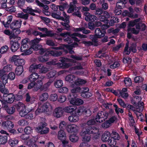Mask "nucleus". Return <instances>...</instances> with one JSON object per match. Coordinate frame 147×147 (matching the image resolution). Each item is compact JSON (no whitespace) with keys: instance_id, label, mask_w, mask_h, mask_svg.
Returning <instances> with one entry per match:
<instances>
[{"instance_id":"36","label":"nucleus","mask_w":147,"mask_h":147,"mask_svg":"<svg viewBox=\"0 0 147 147\" xmlns=\"http://www.w3.org/2000/svg\"><path fill=\"white\" fill-rule=\"evenodd\" d=\"M49 97V95L47 93H44L41 94L39 97V100L41 101L47 100Z\"/></svg>"},{"instance_id":"37","label":"nucleus","mask_w":147,"mask_h":147,"mask_svg":"<svg viewBox=\"0 0 147 147\" xmlns=\"http://www.w3.org/2000/svg\"><path fill=\"white\" fill-rule=\"evenodd\" d=\"M7 136L0 135V143L1 144H5L7 141Z\"/></svg>"},{"instance_id":"28","label":"nucleus","mask_w":147,"mask_h":147,"mask_svg":"<svg viewBox=\"0 0 147 147\" xmlns=\"http://www.w3.org/2000/svg\"><path fill=\"white\" fill-rule=\"evenodd\" d=\"M61 12L59 11L57 13L54 12L52 13L51 16L53 18L57 19L62 20H64V18L61 16Z\"/></svg>"},{"instance_id":"59","label":"nucleus","mask_w":147,"mask_h":147,"mask_svg":"<svg viewBox=\"0 0 147 147\" xmlns=\"http://www.w3.org/2000/svg\"><path fill=\"white\" fill-rule=\"evenodd\" d=\"M68 90L67 88L66 87H63L59 88L58 89V91L60 93H66Z\"/></svg>"},{"instance_id":"13","label":"nucleus","mask_w":147,"mask_h":147,"mask_svg":"<svg viewBox=\"0 0 147 147\" xmlns=\"http://www.w3.org/2000/svg\"><path fill=\"white\" fill-rule=\"evenodd\" d=\"M22 21L20 20H15L10 24V27L13 31L14 29H19L21 26Z\"/></svg>"},{"instance_id":"23","label":"nucleus","mask_w":147,"mask_h":147,"mask_svg":"<svg viewBox=\"0 0 147 147\" xmlns=\"http://www.w3.org/2000/svg\"><path fill=\"white\" fill-rule=\"evenodd\" d=\"M84 111V107H80L78 108L74 109V113L79 117V116L83 114Z\"/></svg>"},{"instance_id":"1","label":"nucleus","mask_w":147,"mask_h":147,"mask_svg":"<svg viewBox=\"0 0 147 147\" xmlns=\"http://www.w3.org/2000/svg\"><path fill=\"white\" fill-rule=\"evenodd\" d=\"M95 119H91L88 121L86 124H83L84 127L80 133L82 137V140L84 142H88L90 141L91 137L90 134H95L98 132V128L91 125H94L96 123Z\"/></svg>"},{"instance_id":"33","label":"nucleus","mask_w":147,"mask_h":147,"mask_svg":"<svg viewBox=\"0 0 147 147\" xmlns=\"http://www.w3.org/2000/svg\"><path fill=\"white\" fill-rule=\"evenodd\" d=\"M46 34H42V35H41V36H42V37L49 36L53 37L55 38H56V36L57 35L56 34L52 33L51 32L48 31L47 30V31H46Z\"/></svg>"},{"instance_id":"41","label":"nucleus","mask_w":147,"mask_h":147,"mask_svg":"<svg viewBox=\"0 0 147 147\" xmlns=\"http://www.w3.org/2000/svg\"><path fill=\"white\" fill-rule=\"evenodd\" d=\"M12 16H9L7 18V22H5L4 21L3 22V23L5 27H8L9 24L12 20Z\"/></svg>"},{"instance_id":"52","label":"nucleus","mask_w":147,"mask_h":147,"mask_svg":"<svg viewBox=\"0 0 147 147\" xmlns=\"http://www.w3.org/2000/svg\"><path fill=\"white\" fill-rule=\"evenodd\" d=\"M127 31L128 32L130 31L132 33L135 34H138L140 30H136L134 28H128Z\"/></svg>"},{"instance_id":"55","label":"nucleus","mask_w":147,"mask_h":147,"mask_svg":"<svg viewBox=\"0 0 147 147\" xmlns=\"http://www.w3.org/2000/svg\"><path fill=\"white\" fill-rule=\"evenodd\" d=\"M58 97V96L56 94H53L51 95L49 99L51 101H55L57 99Z\"/></svg>"},{"instance_id":"14","label":"nucleus","mask_w":147,"mask_h":147,"mask_svg":"<svg viewBox=\"0 0 147 147\" xmlns=\"http://www.w3.org/2000/svg\"><path fill=\"white\" fill-rule=\"evenodd\" d=\"M1 126L4 129H9L13 128L14 127V124L11 121L7 120L2 122Z\"/></svg>"},{"instance_id":"8","label":"nucleus","mask_w":147,"mask_h":147,"mask_svg":"<svg viewBox=\"0 0 147 147\" xmlns=\"http://www.w3.org/2000/svg\"><path fill=\"white\" fill-rule=\"evenodd\" d=\"M47 125V124L45 122H40L39 124V126L37 128L38 132L41 134L47 133L49 132V129L46 127Z\"/></svg>"},{"instance_id":"61","label":"nucleus","mask_w":147,"mask_h":147,"mask_svg":"<svg viewBox=\"0 0 147 147\" xmlns=\"http://www.w3.org/2000/svg\"><path fill=\"white\" fill-rule=\"evenodd\" d=\"M144 80V78L140 76H138L134 78L135 83H141Z\"/></svg>"},{"instance_id":"56","label":"nucleus","mask_w":147,"mask_h":147,"mask_svg":"<svg viewBox=\"0 0 147 147\" xmlns=\"http://www.w3.org/2000/svg\"><path fill=\"white\" fill-rule=\"evenodd\" d=\"M28 48V46L27 44H22L20 48V50L22 52H25Z\"/></svg>"},{"instance_id":"57","label":"nucleus","mask_w":147,"mask_h":147,"mask_svg":"<svg viewBox=\"0 0 147 147\" xmlns=\"http://www.w3.org/2000/svg\"><path fill=\"white\" fill-rule=\"evenodd\" d=\"M27 121L25 119H21L18 122V124L20 126H24L27 125Z\"/></svg>"},{"instance_id":"32","label":"nucleus","mask_w":147,"mask_h":147,"mask_svg":"<svg viewBox=\"0 0 147 147\" xmlns=\"http://www.w3.org/2000/svg\"><path fill=\"white\" fill-rule=\"evenodd\" d=\"M0 91L3 94L9 92L8 90L5 88V83H0Z\"/></svg>"},{"instance_id":"5","label":"nucleus","mask_w":147,"mask_h":147,"mask_svg":"<svg viewBox=\"0 0 147 147\" xmlns=\"http://www.w3.org/2000/svg\"><path fill=\"white\" fill-rule=\"evenodd\" d=\"M76 93H72L69 95L68 99L70 103L73 105H80L83 104L84 101L81 99L76 98L77 96Z\"/></svg>"},{"instance_id":"49","label":"nucleus","mask_w":147,"mask_h":147,"mask_svg":"<svg viewBox=\"0 0 147 147\" xmlns=\"http://www.w3.org/2000/svg\"><path fill=\"white\" fill-rule=\"evenodd\" d=\"M126 3V2H124L123 1H118L117 2L116 4L117 8L119 9L122 8L125 5V4Z\"/></svg>"},{"instance_id":"48","label":"nucleus","mask_w":147,"mask_h":147,"mask_svg":"<svg viewBox=\"0 0 147 147\" xmlns=\"http://www.w3.org/2000/svg\"><path fill=\"white\" fill-rule=\"evenodd\" d=\"M103 11L101 8L96 9L94 11V14L96 16H100L103 13Z\"/></svg>"},{"instance_id":"11","label":"nucleus","mask_w":147,"mask_h":147,"mask_svg":"<svg viewBox=\"0 0 147 147\" xmlns=\"http://www.w3.org/2000/svg\"><path fill=\"white\" fill-rule=\"evenodd\" d=\"M3 96V99L7 100L9 103H12L15 100L14 95L13 93H4Z\"/></svg>"},{"instance_id":"62","label":"nucleus","mask_w":147,"mask_h":147,"mask_svg":"<svg viewBox=\"0 0 147 147\" xmlns=\"http://www.w3.org/2000/svg\"><path fill=\"white\" fill-rule=\"evenodd\" d=\"M117 100L121 106L124 108L126 107V104L122 99L121 98H117Z\"/></svg>"},{"instance_id":"26","label":"nucleus","mask_w":147,"mask_h":147,"mask_svg":"<svg viewBox=\"0 0 147 147\" xmlns=\"http://www.w3.org/2000/svg\"><path fill=\"white\" fill-rule=\"evenodd\" d=\"M69 120L72 122H75L79 120V117L76 115L74 113H72V114L69 116L68 117Z\"/></svg>"},{"instance_id":"19","label":"nucleus","mask_w":147,"mask_h":147,"mask_svg":"<svg viewBox=\"0 0 147 147\" xmlns=\"http://www.w3.org/2000/svg\"><path fill=\"white\" fill-rule=\"evenodd\" d=\"M41 106L42 107L44 112H51L53 109L52 107L51 104L48 102H45L43 105Z\"/></svg>"},{"instance_id":"35","label":"nucleus","mask_w":147,"mask_h":147,"mask_svg":"<svg viewBox=\"0 0 147 147\" xmlns=\"http://www.w3.org/2000/svg\"><path fill=\"white\" fill-rule=\"evenodd\" d=\"M74 107L73 106H69L64 108V112L67 113H71L74 112Z\"/></svg>"},{"instance_id":"60","label":"nucleus","mask_w":147,"mask_h":147,"mask_svg":"<svg viewBox=\"0 0 147 147\" xmlns=\"http://www.w3.org/2000/svg\"><path fill=\"white\" fill-rule=\"evenodd\" d=\"M32 130L30 127L27 126L24 128V132L26 134L28 135L32 132Z\"/></svg>"},{"instance_id":"29","label":"nucleus","mask_w":147,"mask_h":147,"mask_svg":"<svg viewBox=\"0 0 147 147\" xmlns=\"http://www.w3.org/2000/svg\"><path fill=\"white\" fill-rule=\"evenodd\" d=\"M8 114L12 115L15 111V108L14 106H8L5 109Z\"/></svg>"},{"instance_id":"9","label":"nucleus","mask_w":147,"mask_h":147,"mask_svg":"<svg viewBox=\"0 0 147 147\" xmlns=\"http://www.w3.org/2000/svg\"><path fill=\"white\" fill-rule=\"evenodd\" d=\"M66 134L64 131L60 130L58 133V138L59 140H61L63 145H66L68 144V141L66 140Z\"/></svg>"},{"instance_id":"39","label":"nucleus","mask_w":147,"mask_h":147,"mask_svg":"<svg viewBox=\"0 0 147 147\" xmlns=\"http://www.w3.org/2000/svg\"><path fill=\"white\" fill-rule=\"evenodd\" d=\"M76 31H82L83 33L87 34L90 33V30H86L85 27H81L76 28Z\"/></svg>"},{"instance_id":"16","label":"nucleus","mask_w":147,"mask_h":147,"mask_svg":"<svg viewBox=\"0 0 147 147\" xmlns=\"http://www.w3.org/2000/svg\"><path fill=\"white\" fill-rule=\"evenodd\" d=\"M33 110H34V109H32V108L26 109V107L25 105H24L23 107L20 111V114L21 117L25 116L28 113H30Z\"/></svg>"},{"instance_id":"58","label":"nucleus","mask_w":147,"mask_h":147,"mask_svg":"<svg viewBox=\"0 0 147 147\" xmlns=\"http://www.w3.org/2000/svg\"><path fill=\"white\" fill-rule=\"evenodd\" d=\"M56 71L55 70L51 71L49 73L47 74V76L49 78L53 77L55 75Z\"/></svg>"},{"instance_id":"50","label":"nucleus","mask_w":147,"mask_h":147,"mask_svg":"<svg viewBox=\"0 0 147 147\" xmlns=\"http://www.w3.org/2000/svg\"><path fill=\"white\" fill-rule=\"evenodd\" d=\"M10 67H9V68L8 66L7 65L4 67L3 69L0 70V76L4 75V74L6 71H8L9 69H10Z\"/></svg>"},{"instance_id":"40","label":"nucleus","mask_w":147,"mask_h":147,"mask_svg":"<svg viewBox=\"0 0 147 147\" xmlns=\"http://www.w3.org/2000/svg\"><path fill=\"white\" fill-rule=\"evenodd\" d=\"M70 140L72 142H75L78 141L79 137L76 135L73 134L69 136Z\"/></svg>"},{"instance_id":"20","label":"nucleus","mask_w":147,"mask_h":147,"mask_svg":"<svg viewBox=\"0 0 147 147\" xmlns=\"http://www.w3.org/2000/svg\"><path fill=\"white\" fill-rule=\"evenodd\" d=\"M111 135L109 131H105L102 136V140L104 142H107L111 138Z\"/></svg>"},{"instance_id":"63","label":"nucleus","mask_w":147,"mask_h":147,"mask_svg":"<svg viewBox=\"0 0 147 147\" xmlns=\"http://www.w3.org/2000/svg\"><path fill=\"white\" fill-rule=\"evenodd\" d=\"M83 114L85 115V116L87 117H90L91 114V112L89 109L86 110L84 109V111Z\"/></svg>"},{"instance_id":"45","label":"nucleus","mask_w":147,"mask_h":147,"mask_svg":"<svg viewBox=\"0 0 147 147\" xmlns=\"http://www.w3.org/2000/svg\"><path fill=\"white\" fill-rule=\"evenodd\" d=\"M120 31L119 28H116L114 29L113 28H110L108 30L107 32L109 33H112L113 34H116Z\"/></svg>"},{"instance_id":"53","label":"nucleus","mask_w":147,"mask_h":147,"mask_svg":"<svg viewBox=\"0 0 147 147\" xmlns=\"http://www.w3.org/2000/svg\"><path fill=\"white\" fill-rule=\"evenodd\" d=\"M91 36H93L92 38V42L95 43L94 45L95 46H97L98 45V43H97L98 39V38H100L98 37L97 36H96L95 35H91Z\"/></svg>"},{"instance_id":"17","label":"nucleus","mask_w":147,"mask_h":147,"mask_svg":"<svg viewBox=\"0 0 147 147\" xmlns=\"http://www.w3.org/2000/svg\"><path fill=\"white\" fill-rule=\"evenodd\" d=\"M43 83H29L28 85V89H30L34 88L33 90L35 91H37L40 87V86H42Z\"/></svg>"},{"instance_id":"6","label":"nucleus","mask_w":147,"mask_h":147,"mask_svg":"<svg viewBox=\"0 0 147 147\" xmlns=\"http://www.w3.org/2000/svg\"><path fill=\"white\" fill-rule=\"evenodd\" d=\"M109 113L106 111H101L98 112L96 115L95 119L97 122H102L107 119L109 115Z\"/></svg>"},{"instance_id":"21","label":"nucleus","mask_w":147,"mask_h":147,"mask_svg":"<svg viewBox=\"0 0 147 147\" xmlns=\"http://www.w3.org/2000/svg\"><path fill=\"white\" fill-rule=\"evenodd\" d=\"M19 142L17 138H11L9 139L8 143L9 145L12 147H14L16 146Z\"/></svg>"},{"instance_id":"44","label":"nucleus","mask_w":147,"mask_h":147,"mask_svg":"<svg viewBox=\"0 0 147 147\" xmlns=\"http://www.w3.org/2000/svg\"><path fill=\"white\" fill-rule=\"evenodd\" d=\"M0 101L2 105V107L4 108L5 109V108H7L8 106V101L7 100L3 99L2 98L0 99Z\"/></svg>"},{"instance_id":"4","label":"nucleus","mask_w":147,"mask_h":147,"mask_svg":"<svg viewBox=\"0 0 147 147\" xmlns=\"http://www.w3.org/2000/svg\"><path fill=\"white\" fill-rule=\"evenodd\" d=\"M45 78L43 76L39 77L38 74L36 73H33L31 74L28 78H26L22 80L23 83H27L30 82L33 83L37 80V83L44 82Z\"/></svg>"},{"instance_id":"30","label":"nucleus","mask_w":147,"mask_h":147,"mask_svg":"<svg viewBox=\"0 0 147 147\" xmlns=\"http://www.w3.org/2000/svg\"><path fill=\"white\" fill-rule=\"evenodd\" d=\"M57 64L58 66L63 69L67 68L71 65V63H67L65 62L62 63H58Z\"/></svg>"},{"instance_id":"38","label":"nucleus","mask_w":147,"mask_h":147,"mask_svg":"<svg viewBox=\"0 0 147 147\" xmlns=\"http://www.w3.org/2000/svg\"><path fill=\"white\" fill-rule=\"evenodd\" d=\"M62 51H50L51 54L55 57H59L61 56L62 54Z\"/></svg>"},{"instance_id":"15","label":"nucleus","mask_w":147,"mask_h":147,"mask_svg":"<svg viewBox=\"0 0 147 147\" xmlns=\"http://www.w3.org/2000/svg\"><path fill=\"white\" fill-rule=\"evenodd\" d=\"M63 109L60 107L55 108L54 112V116L57 118H59L62 116L64 113Z\"/></svg>"},{"instance_id":"64","label":"nucleus","mask_w":147,"mask_h":147,"mask_svg":"<svg viewBox=\"0 0 147 147\" xmlns=\"http://www.w3.org/2000/svg\"><path fill=\"white\" fill-rule=\"evenodd\" d=\"M45 112L42 107L41 106L39 107L35 111V114L37 115L39 114L40 113Z\"/></svg>"},{"instance_id":"22","label":"nucleus","mask_w":147,"mask_h":147,"mask_svg":"<svg viewBox=\"0 0 147 147\" xmlns=\"http://www.w3.org/2000/svg\"><path fill=\"white\" fill-rule=\"evenodd\" d=\"M72 38L74 40L76 41L79 42L80 41V40H79L76 37V36H78L81 38H86L87 37V36L85 35L81 34L80 33H73L72 35Z\"/></svg>"},{"instance_id":"12","label":"nucleus","mask_w":147,"mask_h":147,"mask_svg":"<svg viewBox=\"0 0 147 147\" xmlns=\"http://www.w3.org/2000/svg\"><path fill=\"white\" fill-rule=\"evenodd\" d=\"M84 14L85 16V19L87 21L94 22L97 19L95 15H92L88 12H85Z\"/></svg>"},{"instance_id":"27","label":"nucleus","mask_w":147,"mask_h":147,"mask_svg":"<svg viewBox=\"0 0 147 147\" xmlns=\"http://www.w3.org/2000/svg\"><path fill=\"white\" fill-rule=\"evenodd\" d=\"M94 32L95 34L94 35L97 36L98 37L101 38L105 36V34L102 32V30H101V29L99 28H96Z\"/></svg>"},{"instance_id":"18","label":"nucleus","mask_w":147,"mask_h":147,"mask_svg":"<svg viewBox=\"0 0 147 147\" xmlns=\"http://www.w3.org/2000/svg\"><path fill=\"white\" fill-rule=\"evenodd\" d=\"M66 129L69 133H76L78 131L76 125L75 124H72L68 125L66 127Z\"/></svg>"},{"instance_id":"10","label":"nucleus","mask_w":147,"mask_h":147,"mask_svg":"<svg viewBox=\"0 0 147 147\" xmlns=\"http://www.w3.org/2000/svg\"><path fill=\"white\" fill-rule=\"evenodd\" d=\"M63 16L65 18H64V20H62L64 21V22H61V24L63 26V27L64 29L67 30H69L70 28V26L69 24L70 22L69 20V16H67L64 12H63Z\"/></svg>"},{"instance_id":"31","label":"nucleus","mask_w":147,"mask_h":147,"mask_svg":"<svg viewBox=\"0 0 147 147\" xmlns=\"http://www.w3.org/2000/svg\"><path fill=\"white\" fill-rule=\"evenodd\" d=\"M24 71L23 66H19L17 67L15 69V73L17 75H21Z\"/></svg>"},{"instance_id":"2","label":"nucleus","mask_w":147,"mask_h":147,"mask_svg":"<svg viewBox=\"0 0 147 147\" xmlns=\"http://www.w3.org/2000/svg\"><path fill=\"white\" fill-rule=\"evenodd\" d=\"M86 83H71V87L73 89L71 90L72 93H79L81 96L85 98H89L92 96V94L89 92V89L86 87H80V85L84 84Z\"/></svg>"},{"instance_id":"43","label":"nucleus","mask_w":147,"mask_h":147,"mask_svg":"<svg viewBox=\"0 0 147 147\" xmlns=\"http://www.w3.org/2000/svg\"><path fill=\"white\" fill-rule=\"evenodd\" d=\"M40 38H36L34 39L31 40L30 42V43L31 45V46L32 47V46L33 45H36L39 43V42L41 40Z\"/></svg>"},{"instance_id":"51","label":"nucleus","mask_w":147,"mask_h":147,"mask_svg":"<svg viewBox=\"0 0 147 147\" xmlns=\"http://www.w3.org/2000/svg\"><path fill=\"white\" fill-rule=\"evenodd\" d=\"M8 76L6 75H3L2 76L0 79V82L2 83H7Z\"/></svg>"},{"instance_id":"7","label":"nucleus","mask_w":147,"mask_h":147,"mask_svg":"<svg viewBox=\"0 0 147 147\" xmlns=\"http://www.w3.org/2000/svg\"><path fill=\"white\" fill-rule=\"evenodd\" d=\"M65 79L66 81L70 83H86V80L78 78H76L74 75L71 74L66 76Z\"/></svg>"},{"instance_id":"25","label":"nucleus","mask_w":147,"mask_h":147,"mask_svg":"<svg viewBox=\"0 0 147 147\" xmlns=\"http://www.w3.org/2000/svg\"><path fill=\"white\" fill-rule=\"evenodd\" d=\"M111 139H113V140L117 141L118 140L120 139V135L118 133L114 131H112L111 134Z\"/></svg>"},{"instance_id":"47","label":"nucleus","mask_w":147,"mask_h":147,"mask_svg":"<svg viewBox=\"0 0 147 147\" xmlns=\"http://www.w3.org/2000/svg\"><path fill=\"white\" fill-rule=\"evenodd\" d=\"M108 144L111 147H113L115 146L117 143V141L113 140V139H111V137L108 141Z\"/></svg>"},{"instance_id":"24","label":"nucleus","mask_w":147,"mask_h":147,"mask_svg":"<svg viewBox=\"0 0 147 147\" xmlns=\"http://www.w3.org/2000/svg\"><path fill=\"white\" fill-rule=\"evenodd\" d=\"M20 46V44L18 42H13L11 49L13 52H15L18 49Z\"/></svg>"},{"instance_id":"3","label":"nucleus","mask_w":147,"mask_h":147,"mask_svg":"<svg viewBox=\"0 0 147 147\" xmlns=\"http://www.w3.org/2000/svg\"><path fill=\"white\" fill-rule=\"evenodd\" d=\"M23 11L26 13L24 14L23 12L19 13L18 14V16L19 18L24 19L25 20H27L28 18L29 14L28 13L31 15L35 16L36 14L34 13V12L40 13L41 11L39 9H33L29 7H27L26 9H23Z\"/></svg>"},{"instance_id":"54","label":"nucleus","mask_w":147,"mask_h":147,"mask_svg":"<svg viewBox=\"0 0 147 147\" xmlns=\"http://www.w3.org/2000/svg\"><path fill=\"white\" fill-rule=\"evenodd\" d=\"M100 1L102 4V9L106 10L108 9V6L107 3L105 2V0H100Z\"/></svg>"},{"instance_id":"42","label":"nucleus","mask_w":147,"mask_h":147,"mask_svg":"<svg viewBox=\"0 0 147 147\" xmlns=\"http://www.w3.org/2000/svg\"><path fill=\"white\" fill-rule=\"evenodd\" d=\"M25 61L23 59H19L15 62V65L18 66H22L25 64Z\"/></svg>"},{"instance_id":"46","label":"nucleus","mask_w":147,"mask_h":147,"mask_svg":"<svg viewBox=\"0 0 147 147\" xmlns=\"http://www.w3.org/2000/svg\"><path fill=\"white\" fill-rule=\"evenodd\" d=\"M9 49V47L7 45L2 46L0 49V53L3 54L7 52Z\"/></svg>"},{"instance_id":"34","label":"nucleus","mask_w":147,"mask_h":147,"mask_svg":"<svg viewBox=\"0 0 147 147\" xmlns=\"http://www.w3.org/2000/svg\"><path fill=\"white\" fill-rule=\"evenodd\" d=\"M48 55L45 53L42 56H40L38 57V60L40 62H45L48 61Z\"/></svg>"}]
</instances>
